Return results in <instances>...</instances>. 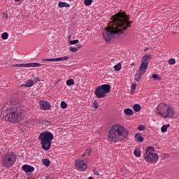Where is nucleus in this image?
Returning a JSON list of instances; mask_svg holds the SVG:
<instances>
[{"label":"nucleus","instance_id":"c85d7f7f","mask_svg":"<svg viewBox=\"0 0 179 179\" xmlns=\"http://www.w3.org/2000/svg\"><path fill=\"white\" fill-rule=\"evenodd\" d=\"M68 107V103L65 102L64 101H62L61 102V108H63V110H65Z\"/></svg>","mask_w":179,"mask_h":179},{"label":"nucleus","instance_id":"ddd939ff","mask_svg":"<svg viewBox=\"0 0 179 179\" xmlns=\"http://www.w3.org/2000/svg\"><path fill=\"white\" fill-rule=\"evenodd\" d=\"M40 110H50L51 108V104L47 101H39Z\"/></svg>","mask_w":179,"mask_h":179},{"label":"nucleus","instance_id":"8fccbe9b","mask_svg":"<svg viewBox=\"0 0 179 179\" xmlns=\"http://www.w3.org/2000/svg\"><path fill=\"white\" fill-rule=\"evenodd\" d=\"M69 1H73V0H69Z\"/></svg>","mask_w":179,"mask_h":179},{"label":"nucleus","instance_id":"1a4fd4ad","mask_svg":"<svg viewBox=\"0 0 179 179\" xmlns=\"http://www.w3.org/2000/svg\"><path fill=\"white\" fill-rule=\"evenodd\" d=\"M13 66L15 68H36L37 66H43V64L40 63L16 64H13Z\"/></svg>","mask_w":179,"mask_h":179},{"label":"nucleus","instance_id":"423d86ee","mask_svg":"<svg viewBox=\"0 0 179 179\" xmlns=\"http://www.w3.org/2000/svg\"><path fill=\"white\" fill-rule=\"evenodd\" d=\"M153 152H155V147L149 146L143 155V157L148 163L155 164L159 160V155Z\"/></svg>","mask_w":179,"mask_h":179},{"label":"nucleus","instance_id":"a878e982","mask_svg":"<svg viewBox=\"0 0 179 179\" xmlns=\"http://www.w3.org/2000/svg\"><path fill=\"white\" fill-rule=\"evenodd\" d=\"M93 3V0H85L84 1V4L85 6H90L92 3Z\"/></svg>","mask_w":179,"mask_h":179},{"label":"nucleus","instance_id":"6ab92c4d","mask_svg":"<svg viewBox=\"0 0 179 179\" xmlns=\"http://www.w3.org/2000/svg\"><path fill=\"white\" fill-rule=\"evenodd\" d=\"M124 114H126V115H128V117H131V115H134V110H132V109L131 108H126L124 110Z\"/></svg>","mask_w":179,"mask_h":179},{"label":"nucleus","instance_id":"39448f33","mask_svg":"<svg viewBox=\"0 0 179 179\" xmlns=\"http://www.w3.org/2000/svg\"><path fill=\"white\" fill-rule=\"evenodd\" d=\"M16 155L13 152H8L1 157V164L6 169H10L16 163Z\"/></svg>","mask_w":179,"mask_h":179},{"label":"nucleus","instance_id":"f8f14e48","mask_svg":"<svg viewBox=\"0 0 179 179\" xmlns=\"http://www.w3.org/2000/svg\"><path fill=\"white\" fill-rule=\"evenodd\" d=\"M164 115V118H173L176 115V111L173 108L169 106Z\"/></svg>","mask_w":179,"mask_h":179},{"label":"nucleus","instance_id":"f03ea898","mask_svg":"<svg viewBox=\"0 0 179 179\" xmlns=\"http://www.w3.org/2000/svg\"><path fill=\"white\" fill-rule=\"evenodd\" d=\"M128 135H129V133L125 127L120 124H115L108 133V138L113 142H117V141L122 138L125 139L128 138Z\"/></svg>","mask_w":179,"mask_h":179},{"label":"nucleus","instance_id":"2f4dec72","mask_svg":"<svg viewBox=\"0 0 179 179\" xmlns=\"http://www.w3.org/2000/svg\"><path fill=\"white\" fill-rule=\"evenodd\" d=\"M131 89V94H134V93H135V90H136V84H132Z\"/></svg>","mask_w":179,"mask_h":179},{"label":"nucleus","instance_id":"c9c22d12","mask_svg":"<svg viewBox=\"0 0 179 179\" xmlns=\"http://www.w3.org/2000/svg\"><path fill=\"white\" fill-rule=\"evenodd\" d=\"M169 65H174V64H176V59H170L168 61Z\"/></svg>","mask_w":179,"mask_h":179},{"label":"nucleus","instance_id":"a18cd8bd","mask_svg":"<svg viewBox=\"0 0 179 179\" xmlns=\"http://www.w3.org/2000/svg\"><path fill=\"white\" fill-rule=\"evenodd\" d=\"M134 65H135V63H131V66H134Z\"/></svg>","mask_w":179,"mask_h":179},{"label":"nucleus","instance_id":"5701e85b","mask_svg":"<svg viewBox=\"0 0 179 179\" xmlns=\"http://www.w3.org/2000/svg\"><path fill=\"white\" fill-rule=\"evenodd\" d=\"M170 128V124H164L162 127L161 131L164 134V132H167V129Z\"/></svg>","mask_w":179,"mask_h":179},{"label":"nucleus","instance_id":"4be33fe9","mask_svg":"<svg viewBox=\"0 0 179 179\" xmlns=\"http://www.w3.org/2000/svg\"><path fill=\"white\" fill-rule=\"evenodd\" d=\"M43 166H45V167H50V164H51V161L48 159H44L43 160Z\"/></svg>","mask_w":179,"mask_h":179},{"label":"nucleus","instance_id":"a211bd4d","mask_svg":"<svg viewBox=\"0 0 179 179\" xmlns=\"http://www.w3.org/2000/svg\"><path fill=\"white\" fill-rule=\"evenodd\" d=\"M134 139L137 142H142L143 141V138L142 135L141 134V133L136 134L134 136Z\"/></svg>","mask_w":179,"mask_h":179},{"label":"nucleus","instance_id":"09e8293b","mask_svg":"<svg viewBox=\"0 0 179 179\" xmlns=\"http://www.w3.org/2000/svg\"><path fill=\"white\" fill-rule=\"evenodd\" d=\"M6 17H8V15H6Z\"/></svg>","mask_w":179,"mask_h":179},{"label":"nucleus","instance_id":"b1692460","mask_svg":"<svg viewBox=\"0 0 179 179\" xmlns=\"http://www.w3.org/2000/svg\"><path fill=\"white\" fill-rule=\"evenodd\" d=\"M142 75H140L139 73H136V75L134 76V79L136 82H141V79H142Z\"/></svg>","mask_w":179,"mask_h":179},{"label":"nucleus","instance_id":"ea45409f","mask_svg":"<svg viewBox=\"0 0 179 179\" xmlns=\"http://www.w3.org/2000/svg\"><path fill=\"white\" fill-rule=\"evenodd\" d=\"M76 48H78V50H79V48H82V45L78 44V45H76Z\"/></svg>","mask_w":179,"mask_h":179},{"label":"nucleus","instance_id":"a19ab883","mask_svg":"<svg viewBox=\"0 0 179 179\" xmlns=\"http://www.w3.org/2000/svg\"><path fill=\"white\" fill-rule=\"evenodd\" d=\"M94 176H100V173L97 171H94Z\"/></svg>","mask_w":179,"mask_h":179},{"label":"nucleus","instance_id":"bb28decb","mask_svg":"<svg viewBox=\"0 0 179 179\" xmlns=\"http://www.w3.org/2000/svg\"><path fill=\"white\" fill-rule=\"evenodd\" d=\"M121 63H118L117 64L114 66V69L116 71H121Z\"/></svg>","mask_w":179,"mask_h":179},{"label":"nucleus","instance_id":"0eeeda50","mask_svg":"<svg viewBox=\"0 0 179 179\" xmlns=\"http://www.w3.org/2000/svg\"><path fill=\"white\" fill-rule=\"evenodd\" d=\"M110 90L111 86L108 84H104L101 86H98L95 89L94 94L97 99H103V97H106V94H107V93H110Z\"/></svg>","mask_w":179,"mask_h":179},{"label":"nucleus","instance_id":"4c0bfd02","mask_svg":"<svg viewBox=\"0 0 179 179\" xmlns=\"http://www.w3.org/2000/svg\"><path fill=\"white\" fill-rule=\"evenodd\" d=\"M40 81V78H37V77H35L34 78V79L32 80V83H37V82Z\"/></svg>","mask_w":179,"mask_h":179},{"label":"nucleus","instance_id":"473e14b6","mask_svg":"<svg viewBox=\"0 0 179 179\" xmlns=\"http://www.w3.org/2000/svg\"><path fill=\"white\" fill-rule=\"evenodd\" d=\"M138 131H145L146 129V127H145L143 124H140L138 127Z\"/></svg>","mask_w":179,"mask_h":179},{"label":"nucleus","instance_id":"7ed1b4c3","mask_svg":"<svg viewBox=\"0 0 179 179\" xmlns=\"http://www.w3.org/2000/svg\"><path fill=\"white\" fill-rule=\"evenodd\" d=\"M23 117H24L23 110L17 108H11L10 111L6 115L5 120L8 121V122L15 124V122L22 121Z\"/></svg>","mask_w":179,"mask_h":179},{"label":"nucleus","instance_id":"aec40b11","mask_svg":"<svg viewBox=\"0 0 179 179\" xmlns=\"http://www.w3.org/2000/svg\"><path fill=\"white\" fill-rule=\"evenodd\" d=\"M142 106H141L138 103H135L133 106V110L136 112V113H139V110H141Z\"/></svg>","mask_w":179,"mask_h":179},{"label":"nucleus","instance_id":"9d476101","mask_svg":"<svg viewBox=\"0 0 179 179\" xmlns=\"http://www.w3.org/2000/svg\"><path fill=\"white\" fill-rule=\"evenodd\" d=\"M76 167L79 171H85V170L87 169V166L86 163L83 162V160L77 161L76 162Z\"/></svg>","mask_w":179,"mask_h":179},{"label":"nucleus","instance_id":"72a5a7b5","mask_svg":"<svg viewBox=\"0 0 179 179\" xmlns=\"http://www.w3.org/2000/svg\"><path fill=\"white\" fill-rule=\"evenodd\" d=\"M78 43H79V40L78 39L69 41V43L71 44V45H75V44H78Z\"/></svg>","mask_w":179,"mask_h":179},{"label":"nucleus","instance_id":"cd10ccee","mask_svg":"<svg viewBox=\"0 0 179 179\" xmlns=\"http://www.w3.org/2000/svg\"><path fill=\"white\" fill-rule=\"evenodd\" d=\"M67 86H72V85H75V81L73 79H69L66 81Z\"/></svg>","mask_w":179,"mask_h":179},{"label":"nucleus","instance_id":"7c9ffc66","mask_svg":"<svg viewBox=\"0 0 179 179\" xmlns=\"http://www.w3.org/2000/svg\"><path fill=\"white\" fill-rule=\"evenodd\" d=\"M134 155L136 156V157H141V150L136 149L134 150Z\"/></svg>","mask_w":179,"mask_h":179},{"label":"nucleus","instance_id":"49530a36","mask_svg":"<svg viewBox=\"0 0 179 179\" xmlns=\"http://www.w3.org/2000/svg\"><path fill=\"white\" fill-rule=\"evenodd\" d=\"M88 179H94V178H93V177H90L88 178Z\"/></svg>","mask_w":179,"mask_h":179},{"label":"nucleus","instance_id":"20e7f679","mask_svg":"<svg viewBox=\"0 0 179 179\" xmlns=\"http://www.w3.org/2000/svg\"><path fill=\"white\" fill-rule=\"evenodd\" d=\"M54 139V134L50 131H43L40 134L38 141H41V145L43 150H50Z\"/></svg>","mask_w":179,"mask_h":179},{"label":"nucleus","instance_id":"f704fd0d","mask_svg":"<svg viewBox=\"0 0 179 179\" xmlns=\"http://www.w3.org/2000/svg\"><path fill=\"white\" fill-rule=\"evenodd\" d=\"M92 152H93L92 148H87L85 151V154L87 155V156H90V155H92Z\"/></svg>","mask_w":179,"mask_h":179},{"label":"nucleus","instance_id":"c756f323","mask_svg":"<svg viewBox=\"0 0 179 179\" xmlns=\"http://www.w3.org/2000/svg\"><path fill=\"white\" fill-rule=\"evenodd\" d=\"M8 36H9V34H8V32L3 33L1 35L2 40H7Z\"/></svg>","mask_w":179,"mask_h":179},{"label":"nucleus","instance_id":"e433bc0d","mask_svg":"<svg viewBox=\"0 0 179 179\" xmlns=\"http://www.w3.org/2000/svg\"><path fill=\"white\" fill-rule=\"evenodd\" d=\"M69 51H71V52H78V48L76 47L70 48Z\"/></svg>","mask_w":179,"mask_h":179},{"label":"nucleus","instance_id":"4468645a","mask_svg":"<svg viewBox=\"0 0 179 179\" xmlns=\"http://www.w3.org/2000/svg\"><path fill=\"white\" fill-rule=\"evenodd\" d=\"M148 66L149 64H148V63L141 62V64L139 67V75H144Z\"/></svg>","mask_w":179,"mask_h":179},{"label":"nucleus","instance_id":"412c9836","mask_svg":"<svg viewBox=\"0 0 179 179\" xmlns=\"http://www.w3.org/2000/svg\"><path fill=\"white\" fill-rule=\"evenodd\" d=\"M59 8H69V4L66 2L60 1L58 4Z\"/></svg>","mask_w":179,"mask_h":179},{"label":"nucleus","instance_id":"de8ad7c7","mask_svg":"<svg viewBox=\"0 0 179 179\" xmlns=\"http://www.w3.org/2000/svg\"><path fill=\"white\" fill-rule=\"evenodd\" d=\"M147 50H148V48L144 50V51H147Z\"/></svg>","mask_w":179,"mask_h":179},{"label":"nucleus","instance_id":"393cba45","mask_svg":"<svg viewBox=\"0 0 179 179\" xmlns=\"http://www.w3.org/2000/svg\"><path fill=\"white\" fill-rule=\"evenodd\" d=\"M151 78H152V79H154L155 80H162V77L159 76V75L157 74V73L152 74V76H151Z\"/></svg>","mask_w":179,"mask_h":179},{"label":"nucleus","instance_id":"58836bf2","mask_svg":"<svg viewBox=\"0 0 179 179\" xmlns=\"http://www.w3.org/2000/svg\"><path fill=\"white\" fill-rule=\"evenodd\" d=\"M94 108H99V103L96 101L94 102Z\"/></svg>","mask_w":179,"mask_h":179},{"label":"nucleus","instance_id":"f3484780","mask_svg":"<svg viewBox=\"0 0 179 179\" xmlns=\"http://www.w3.org/2000/svg\"><path fill=\"white\" fill-rule=\"evenodd\" d=\"M33 85H34V84L32 80H31V79H29V80H28L27 81V83L22 84V87H31V86H33Z\"/></svg>","mask_w":179,"mask_h":179},{"label":"nucleus","instance_id":"6e6552de","mask_svg":"<svg viewBox=\"0 0 179 179\" xmlns=\"http://www.w3.org/2000/svg\"><path fill=\"white\" fill-rule=\"evenodd\" d=\"M170 106H169L167 104L164 103H160L156 108V113L161 117H163L164 118V115L166 114L168 108Z\"/></svg>","mask_w":179,"mask_h":179},{"label":"nucleus","instance_id":"79ce46f5","mask_svg":"<svg viewBox=\"0 0 179 179\" xmlns=\"http://www.w3.org/2000/svg\"><path fill=\"white\" fill-rule=\"evenodd\" d=\"M86 152H85V153L82 155L83 157H85V156H86Z\"/></svg>","mask_w":179,"mask_h":179},{"label":"nucleus","instance_id":"f257e3e1","mask_svg":"<svg viewBox=\"0 0 179 179\" xmlns=\"http://www.w3.org/2000/svg\"><path fill=\"white\" fill-rule=\"evenodd\" d=\"M132 22L125 13H117L113 16V20L103 29L102 36L107 43L115 37V34H122L128 27H131Z\"/></svg>","mask_w":179,"mask_h":179},{"label":"nucleus","instance_id":"c03bdc74","mask_svg":"<svg viewBox=\"0 0 179 179\" xmlns=\"http://www.w3.org/2000/svg\"><path fill=\"white\" fill-rule=\"evenodd\" d=\"M22 0H15V2H20Z\"/></svg>","mask_w":179,"mask_h":179},{"label":"nucleus","instance_id":"dca6fc26","mask_svg":"<svg viewBox=\"0 0 179 179\" xmlns=\"http://www.w3.org/2000/svg\"><path fill=\"white\" fill-rule=\"evenodd\" d=\"M23 171H24L27 174L29 173H33L34 171V167L30 165H23L22 167Z\"/></svg>","mask_w":179,"mask_h":179},{"label":"nucleus","instance_id":"2eb2a0df","mask_svg":"<svg viewBox=\"0 0 179 179\" xmlns=\"http://www.w3.org/2000/svg\"><path fill=\"white\" fill-rule=\"evenodd\" d=\"M152 58H153V56L151 54L145 55L142 57L141 62H144V64H147V65H149V63L150 62Z\"/></svg>","mask_w":179,"mask_h":179},{"label":"nucleus","instance_id":"9b49d317","mask_svg":"<svg viewBox=\"0 0 179 179\" xmlns=\"http://www.w3.org/2000/svg\"><path fill=\"white\" fill-rule=\"evenodd\" d=\"M69 59V57L65 56L62 57H57L54 59H43L42 61L48 62H55L59 61H68Z\"/></svg>","mask_w":179,"mask_h":179},{"label":"nucleus","instance_id":"37998d69","mask_svg":"<svg viewBox=\"0 0 179 179\" xmlns=\"http://www.w3.org/2000/svg\"><path fill=\"white\" fill-rule=\"evenodd\" d=\"M45 178H46V179H49V178H50V176H45Z\"/></svg>","mask_w":179,"mask_h":179}]
</instances>
